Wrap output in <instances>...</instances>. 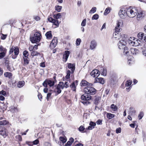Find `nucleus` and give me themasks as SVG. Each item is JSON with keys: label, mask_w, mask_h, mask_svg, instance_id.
<instances>
[{"label": "nucleus", "mask_w": 146, "mask_h": 146, "mask_svg": "<svg viewBox=\"0 0 146 146\" xmlns=\"http://www.w3.org/2000/svg\"><path fill=\"white\" fill-rule=\"evenodd\" d=\"M126 41L125 39V38L119 41L118 44L119 48L120 49H124V54L127 55L129 52V49L126 47Z\"/></svg>", "instance_id": "f257e3e1"}, {"label": "nucleus", "mask_w": 146, "mask_h": 146, "mask_svg": "<svg viewBox=\"0 0 146 146\" xmlns=\"http://www.w3.org/2000/svg\"><path fill=\"white\" fill-rule=\"evenodd\" d=\"M69 82L68 81H65L64 83L62 82H59L54 91L55 92H57V94L60 93L61 92V90L64 87L65 88L68 87L69 85Z\"/></svg>", "instance_id": "f03ea898"}, {"label": "nucleus", "mask_w": 146, "mask_h": 146, "mask_svg": "<svg viewBox=\"0 0 146 146\" xmlns=\"http://www.w3.org/2000/svg\"><path fill=\"white\" fill-rule=\"evenodd\" d=\"M127 16L129 17L133 18L138 13L137 9L135 7H130L127 9Z\"/></svg>", "instance_id": "7ed1b4c3"}, {"label": "nucleus", "mask_w": 146, "mask_h": 146, "mask_svg": "<svg viewBox=\"0 0 146 146\" xmlns=\"http://www.w3.org/2000/svg\"><path fill=\"white\" fill-rule=\"evenodd\" d=\"M41 37L40 33L38 32H36L34 34L33 36H30V40L32 43H36L40 41Z\"/></svg>", "instance_id": "20e7f679"}, {"label": "nucleus", "mask_w": 146, "mask_h": 146, "mask_svg": "<svg viewBox=\"0 0 146 146\" xmlns=\"http://www.w3.org/2000/svg\"><path fill=\"white\" fill-rule=\"evenodd\" d=\"M13 52L14 54H12L11 58L12 59H15L17 58L19 53V50L17 46H12L10 49L9 54H12Z\"/></svg>", "instance_id": "39448f33"}, {"label": "nucleus", "mask_w": 146, "mask_h": 146, "mask_svg": "<svg viewBox=\"0 0 146 146\" xmlns=\"http://www.w3.org/2000/svg\"><path fill=\"white\" fill-rule=\"evenodd\" d=\"M128 42L131 46H137L140 44L141 41L135 38L130 37L128 40Z\"/></svg>", "instance_id": "423d86ee"}, {"label": "nucleus", "mask_w": 146, "mask_h": 146, "mask_svg": "<svg viewBox=\"0 0 146 146\" xmlns=\"http://www.w3.org/2000/svg\"><path fill=\"white\" fill-rule=\"evenodd\" d=\"M84 92L90 95H94L96 92V90L93 87L87 86L84 89Z\"/></svg>", "instance_id": "0eeeda50"}, {"label": "nucleus", "mask_w": 146, "mask_h": 146, "mask_svg": "<svg viewBox=\"0 0 146 146\" xmlns=\"http://www.w3.org/2000/svg\"><path fill=\"white\" fill-rule=\"evenodd\" d=\"M47 80V83L48 85L50 87V92H54L57 94V92H55L54 91L56 89V87H57V86H54V81L50 80Z\"/></svg>", "instance_id": "6e6552de"}, {"label": "nucleus", "mask_w": 146, "mask_h": 146, "mask_svg": "<svg viewBox=\"0 0 146 146\" xmlns=\"http://www.w3.org/2000/svg\"><path fill=\"white\" fill-rule=\"evenodd\" d=\"M118 14L120 17L121 18H125L127 16V9L121 8Z\"/></svg>", "instance_id": "1a4fd4ad"}, {"label": "nucleus", "mask_w": 146, "mask_h": 146, "mask_svg": "<svg viewBox=\"0 0 146 146\" xmlns=\"http://www.w3.org/2000/svg\"><path fill=\"white\" fill-rule=\"evenodd\" d=\"M124 35H120L118 32H115L113 34V38H115L117 40H119L120 39H123L124 38Z\"/></svg>", "instance_id": "9d476101"}, {"label": "nucleus", "mask_w": 146, "mask_h": 146, "mask_svg": "<svg viewBox=\"0 0 146 146\" xmlns=\"http://www.w3.org/2000/svg\"><path fill=\"white\" fill-rule=\"evenodd\" d=\"M57 43V39L56 37H54L52 40L50 45V48L52 49L56 46Z\"/></svg>", "instance_id": "9b49d317"}, {"label": "nucleus", "mask_w": 146, "mask_h": 146, "mask_svg": "<svg viewBox=\"0 0 146 146\" xmlns=\"http://www.w3.org/2000/svg\"><path fill=\"white\" fill-rule=\"evenodd\" d=\"M0 134L4 138L6 137L8 135L7 130L6 129L4 128H1L0 127Z\"/></svg>", "instance_id": "f8f14e48"}, {"label": "nucleus", "mask_w": 146, "mask_h": 146, "mask_svg": "<svg viewBox=\"0 0 146 146\" xmlns=\"http://www.w3.org/2000/svg\"><path fill=\"white\" fill-rule=\"evenodd\" d=\"M90 74L93 77H98L100 74V72L98 70L95 69L91 72Z\"/></svg>", "instance_id": "ddd939ff"}, {"label": "nucleus", "mask_w": 146, "mask_h": 146, "mask_svg": "<svg viewBox=\"0 0 146 146\" xmlns=\"http://www.w3.org/2000/svg\"><path fill=\"white\" fill-rule=\"evenodd\" d=\"M5 65L8 70L10 72H12L15 70L13 65L9 62L6 63Z\"/></svg>", "instance_id": "4468645a"}, {"label": "nucleus", "mask_w": 146, "mask_h": 146, "mask_svg": "<svg viewBox=\"0 0 146 146\" xmlns=\"http://www.w3.org/2000/svg\"><path fill=\"white\" fill-rule=\"evenodd\" d=\"M137 36L139 39L144 41L146 40V36H145L144 33L142 32L139 33L137 35Z\"/></svg>", "instance_id": "2eb2a0df"}, {"label": "nucleus", "mask_w": 146, "mask_h": 146, "mask_svg": "<svg viewBox=\"0 0 146 146\" xmlns=\"http://www.w3.org/2000/svg\"><path fill=\"white\" fill-rule=\"evenodd\" d=\"M92 97L90 95L84 94L81 96V99L84 101L89 100L91 99Z\"/></svg>", "instance_id": "dca6fc26"}, {"label": "nucleus", "mask_w": 146, "mask_h": 146, "mask_svg": "<svg viewBox=\"0 0 146 146\" xmlns=\"http://www.w3.org/2000/svg\"><path fill=\"white\" fill-rule=\"evenodd\" d=\"M100 73L101 75L104 76H106L107 74V70L104 67L101 66H100Z\"/></svg>", "instance_id": "f3484780"}, {"label": "nucleus", "mask_w": 146, "mask_h": 146, "mask_svg": "<svg viewBox=\"0 0 146 146\" xmlns=\"http://www.w3.org/2000/svg\"><path fill=\"white\" fill-rule=\"evenodd\" d=\"M97 43L96 41L94 40H92L90 43V48L91 50L95 49L97 46Z\"/></svg>", "instance_id": "a211bd4d"}, {"label": "nucleus", "mask_w": 146, "mask_h": 146, "mask_svg": "<svg viewBox=\"0 0 146 146\" xmlns=\"http://www.w3.org/2000/svg\"><path fill=\"white\" fill-rule=\"evenodd\" d=\"M70 54V52L69 51L66 50L65 51L64 54L63 55V60L66 62Z\"/></svg>", "instance_id": "6ab92c4d"}, {"label": "nucleus", "mask_w": 146, "mask_h": 146, "mask_svg": "<svg viewBox=\"0 0 146 146\" xmlns=\"http://www.w3.org/2000/svg\"><path fill=\"white\" fill-rule=\"evenodd\" d=\"M137 13V19L138 20H139L142 19L144 17L145 14L142 11L139 12Z\"/></svg>", "instance_id": "aec40b11"}, {"label": "nucleus", "mask_w": 146, "mask_h": 146, "mask_svg": "<svg viewBox=\"0 0 146 146\" xmlns=\"http://www.w3.org/2000/svg\"><path fill=\"white\" fill-rule=\"evenodd\" d=\"M68 67L69 69H71V73H73L75 69V64L70 63H68Z\"/></svg>", "instance_id": "412c9836"}, {"label": "nucleus", "mask_w": 146, "mask_h": 146, "mask_svg": "<svg viewBox=\"0 0 146 146\" xmlns=\"http://www.w3.org/2000/svg\"><path fill=\"white\" fill-rule=\"evenodd\" d=\"M105 80L102 78H96L95 79V82H99L101 84H104L105 83Z\"/></svg>", "instance_id": "4be33fe9"}, {"label": "nucleus", "mask_w": 146, "mask_h": 146, "mask_svg": "<svg viewBox=\"0 0 146 146\" xmlns=\"http://www.w3.org/2000/svg\"><path fill=\"white\" fill-rule=\"evenodd\" d=\"M90 126L88 127V130H92L94 128L95 126L96 125V123L92 121H90L89 123Z\"/></svg>", "instance_id": "5701e85b"}, {"label": "nucleus", "mask_w": 146, "mask_h": 146, "mask_svg": "<svg viewBox=\"0 0 146 146\" xmlns=\"http://www.w3.org/2000/svg\"><path fill=\"white\" fill-rule=\"evenodd\" d=\"M131 52L132 54L136 55L139 53V50L135 48H131Z\"/></svg>", "instance_id": "b1692460"}, {"label": "nucleus", "mask_w": 146, "mask_h": 146, "mask_svg": "<svg viewBox=\"0 0 146 146\" xmlns=\"http://www.w3.org/2000/svg\"><path fill=\"white\" fill-rule=\"evenodd\" d=\"M90 84L89 83L86 81L85 80H82L80 83V85L81 86H83L87 85H90Z\"/></svg>", "instance_id": "393cba45"}, {"label": "nucleus", "mask_w": 146, "mask_h": 146, "mask_svg": "<svg viewBox=\"0 0 146 146\" xmlns=\"http://www.w3.org/2000/svg\"><path fill=\"white\" fill-rule=\"evenodd\" d=\"M4 76L6 77H7L9 79H11L12 78L13 74L11 72H7L4 73Z\"/></svg>", "instance_id": "a878e982"}, {"label": "nucleus", "mask_w": 146, "mask_h": 146, "mask_svg": "<svg viewBox=\"0 0 146 146\" xmlns=\"http://www.w3.org/2000/svg\"><path fill=\"white\" fill-rule=\"evenodd\" d=\"M45 36L48 39H50L52 37V31H49L47 32L45 34Z\"/></svg>", "instance_id": "bb28decb"}, {"label": "nucleus", "mask_w": 146, "mask_h": 146, "mask_svg": "<svg viewBox=\"0 0 146 146\" xmlns=\"http://www.w3.org/2000/svg\"><path fill=\"white\" fill-rule=\"evenodd\" d=\"M25 84V82L24 81H19L17 84V87L19 88H21L24 86Z\"/></svg>", "instance_id": "cd10ccee"}, {"label": "nucleus", "mask_w": 146, "mask_h": 146, "mask_svg": "<svg viewBox=\"0 0 146 146\" xmlns=\"http://www.w3.org/2000/svg\"><path fill=\"white\" fill-rule=\"evenodd\" d=\"M123 25V22L122 21L119 20L117 21L116 26H117V27H121Z\"/></svg>", "instance_id": "c85d7f7f"}, {"label": "nucleus", "mask_w": 146, "mask_h": 146, "mask_svg": "<svg viewBox=\"0 0 146 146\" xmlns=\"http://www.w3.org/2000/svg\"><path fill=\"white\" fill-rule=\"evenodd\" d=\"M61 13H58L54 15H53V17L56 19L57 20L59 19L61 17Z\"/></svg>", "instance_id": "c756f323"}, {"label": "nucleus", "mask_w": 146, "mask_h": 146, "mask_svg": "<svg viewBox=\"0 0 146 146\" xmlns=\"http://www.w3.org/2000/svg\"><path fill=\"white\" fill-rule=\"evenodd\" d=\"M0 51L1 52L6 53L7 50L5 48H4L1 45L0 46Z\"/></svg>", "instance_id": "7c9ffc66"}, {"label": "nucleus", "mask_w": 146, "mask_h": 146, "mask_svg": "<svg viewBox=\"0 0 146 146\" xmlns=\"http://www.w3.org/2000/svg\"><path fill=\"white\" fill-rule=\"evenodd\" d=\"M62 8V6H60L58 5L56 6L55 7V10L58 12L61 11Z\"/></svg>", "instance_id": "2f4dec72"}, {"label": "nucleus", "mask_w": 146, "mask_h": 146, "mask_svg": "<svg viewBox=\"0 0 146 146\" xmlns=\"http://www.w3.org/2000/svg\"><path fill=\"white\" fill-rule=\"evenodd\" d=\"M107 116L109 119H111L115 117V115L111 113H108L107 114Z\"/></svg>", "instance_id": "473e14b6"}, {"label": "nucleus", "mask_w": 146, "mask_h": 146, "mask_svg": "<svg viewBox=\"0 0 146 146\" xmlns=\"http://www.w3.org/2000/svg\"><path fill=\"white\" fill-rule=\"evenodd\" d=\"M59 139L60 141L63 143H65L67 141V139L65 137H60Z\"/></svg>", "instance_id": "72a5a7b5"}, {"label": "nucleus", "mask_w": 146, "mask_h": 146, "mask_svg": "<svg viewBox=\"0 0 146 146\" xmlns=\"http://www.w3.org/2000/svg\"><path fill=\"white\" fill-rule=\"evenodd\" d=\"M54 21H53V22L52 23L53 24L56 26L57 27H58L59 26L60 22L59 21L56 19L54 20Z\"/></svg>", "instance_id": "f704fd0d"}, {"label": "nucleus", "mask_w": 146, "mask_h": 146, "mask_svg": "<svg viewBox=\"0 0 146 146\" xmlns=\"http://www.w3.org/2000/svg\"><path fill=\"white\" fill-rule=\"evenodd\" d=\"M110 10L111 9L110 7L107 8L104 11V15H107L110 12Z\"/></svg>", "instance_id": "c9c22d12"}, {"label": "nucleus", "mask_w": 146, "mask_h": 146, "mask_svg": "<svg viewBox=\"0 0 146 146\" xmlns=\"http://www.w3.org/2000/svg\"><path fill=\"white\" fill-rule=\"evenodd\" d=\"M70 87L72 90L73 91H75L76 90V86L74 82L73 83L70 85Z\"/></svg>", "instance_id": "e433bc0d"}, {"label": "nucleus", "mask_w": 146, "mask_h": 146, "mask_svg": "<svg viewBox=\"0 0 146 146\" xmlns=\"http://www.w3.org/2000/svg\"><path fill=\"white\" fill-rule=\"evenodd\" d=\"M96 7H93L89 11V13H95L96 11Z\"/></svg>", "instance_id": "4c0bfd02"}, {"label": "nucleus", "mask_w": 146, "mask_h": 146, "mask_svg": "<svg viewBox=\"0 0 146 146\" xmlns=\"http://www.w3.org/2000/svg\"><path fill=\"white\" fill-rule=\"evenodd\" d=\"M23 55L24 56L23 58H28L29 54L28 52L27 51L25 50L23 52Z\"/></svg>", "instance_id": "58836bf2"}, {"label": "nucleus", "mask_w": 146, "mask_h": 146, "mask_svg": "<svg viewBox=\"0 0 146 146\" xmlns=\"http://www.w3.org/2000/svg\"><path fill=\"white\" fill-rule=\"evenodd\" d=\"M8 123V122L6 120H3L2 121H0V125H5L7 124Z\"/></svg>", "instance_id": "ea45409f"}, {"label": "nucleus", "mask_w": 146, "mask_h": 146, "mask_svg": "<svg viewBox=\"0 0 146 146\" xmlns=\"http://www.w3.org/2000/svg\"><path fill=\"white\" fill-rule=\"evenodd\" d=\"M135 110L132 107L130 108V113L131 114H134L135 113Z\"/></svg>", "instance_id": "a19ab883"}, {"label": "nucleus", "mask_w": 146, "mask_h": 146, "mask_svg": "<svg viewBox=\"0 0 146 146\" xmlns=\"http://www.w3.org/2000/svg\"><path fill=\"white\" fill-rule=\"evenodd\" d=\"M144 116V113L143 111H141L138 115V117L139 120L141 119Z\"/></svg>", "instance_id": "79ce46f5"}, {"label": "nucleus", "mask_w": 146, "mask_h": 146, "mask_svg": "<svg viewBox=\"0 0 146 146\" xmlns=\"http://www.w3.org/2000/svg\"><path fill=\"white\" fill-rule=\"evenodd\" d=\"M24 63L25 65H27L29 63V58H23Z\"/></svg>", "instance_id": "37998d69"}, {"label": "nucleus", "mask_w": 146, "mask_h": 146, "mask_svg": "<svg viewBox=\"0 0 146 146\" xmlns=\"http://www.w3.org/2000/svg\"><path fill=\"white\" fill-rule=\"evenodd\" d=\"M111 108L113 110V111H116L117 109V106L116 105H115L114 104H112L111 105Z\"/></svg>", "instance_id": "c03bdc74"}, {"label": "nucleus", "mask_w": 146, "mask_h": 146, "mask_svg": "<svg viewBox=\"0 0 146 146\" xmlns=\"http://www.w3.org/2000/svg\"><path fill=\"white\" fill-rule=\"evenodd\" d=\"M99 18V15L97 14H96L94 15L92 17V19L94 20H97Z\"/></svg>", "instance_id": "a18cd8bd"}, {"label": "nucleus", "mask_w": 146, "mask_h": 146, "mask_svg": "<svg viewBox=\"0 0 146 146\" xmlns=\"http://www.w3.org/2000/svg\"><path fill=\"white\" fill-rule=\"evenodd\" d=\"M39 53L37 51H33L31 52V55L32 56H34L36 55H38L39 54Z\"/></svg>", "instance_id": "49530a36"}, {"label": "nucleus", "mask_w": 146, "mask_h": 146, "mask_svg": "<svg viewBox=\"0 0 146 146\" xmlns=\"http://www.w3.org/2000/svg\"><path fill=\"white\" fill-rule=\"evenodd\" d=\"M100 98H96L95 100V104L96 105H98V104L100 102Z\"/></svg>", "instance_id": "de8ad7c7"}, {"label": "nucleus", "mask_w": 146, "mask_h": 146, "mask_svg": "<svg viewBox=\"0 0 146 146\" xmlns=\"http://www.w3.org/2000/svg\"><path fill=\"white\" fill-rule=\"evenodd\" d=\"M70 73L71 72L70 70H68L67 71V75L65 76L66 79H68L70 78Z\"/></svg>", "instance_id": "09e8293b"}, {"label": "nucleus", "mask_w": 146, "mask_h": 146, "mask_svg": "<svg viewBox=\"0 0 146 146\" xmlns=\"http://www.w3.org/2000/svg\"><path fill=\"white\" fill-rule=\"evenodd\" d=\"M81 40L80 38H77L76 41V46H79L80 45L81 42Z\"/></svg>", "instance_id": "8fccbe9b"}, {"label": "nucleus", "mask_w": 146, "mask_h": 146, "mask_svg": "<svg viewBox=\"0 0 146 146\" xmlns=\"http://www.w3.org/2000/svg\"><path fill=\"white\" fill-rule=\"evenodd\" d=\"M11 110L13 112H16L18 111V108L16 107H12L11 109Z\"/></svg>", "instance_id": "3c124183"}, {"label": "nucleus", "mask_w": 146, "mask_h": 146, "mask_svg": "<svg viewBox=\"0 0 146 146\" xmlns=\"http://www.w3.org/2000/svg\"><path fill=\"white\" fill-rule=\"evenodd\" d=\"M132 83V81L130 80H129L127 81L125 85L127 86H130Z\"/></svg>", "instance_id": "603ef678"}, {"label": "nucleus", "mask_w": 146, "mask_h": 146, "mask_svg": "<svg viewBox=\"0 0 146 146\" xmlns=\"http://www.w3.org/2000/svg\"><path fill=\"white\" fill-rule=\"evenodd\" d=\"M121 30V29L120 27H117V26H116L115 28V32H119Z\"/></svg>", "instance_id": "864d4df0"}, {"label": "nucleus", "mask_w": 146, "mask_h": 146, "mask_svg": "<svg viewBox=\"0 0 146 146\" xmlns=\"http://www.w3.org/2000/svg\"><path fill=\"white\" fill-rule=\"evenodd\" d=\"M47 80H46L44 81L42 84L43 86L45 88H47V87L48 83H47Z\"/></svg>", "instance_id": "5fc2aeb1"}, {"label": "nucleus", "mask_w": 146, "mask_h": 146, "mask_svg": "<svg viewBox=\"0 0 146 146\" xmlns=\"http://www.w3.org/2000/svg\"><path fill=\"white\" fill-rule=\"evenodd\" d=\"M34 19L36 21H38L40 20V17L38 16H34L33 17Z\"/></svg>", "instance_id": "6e6d98bb"}, {"label": "nucleus", "mask_w": 146, "mask_h": 146, "mask_svg": "<svg viewBox=\"0 0 146 146\" xmlns=\"http://www.w3.org/2000/svg\"><path fill=\"white\" fill-rule=\"evenodd\" d=\"M85 129L84 127L82 125L78 129L80 131L82 132Z\"/></svg>", "instance_id": "4d7b16f0"}, {"label": "nucleus", "mask_w": 146, "mask_h": 146, "mask_svg": "<svg viewBox=\"0 0 146 146\" xmlns=\"http://www.w3.org/2000/svg\"><path fill=\"white\" fill-rule=\"evenodd\" d=\"M86 24V19H84L82 21L81 23V26L82 27L85 26Z\"/></svg>", "instance_id": "13d9d810"}, {"label": "nucleus", "mask_w": 146, "mask_h": 146, "mask_svg": "<svg viewBox=\"0 0 146 146\" xmlns=\"http://www.w3.org/2000/svg\"><path fill=\"white\" fill-rule=\"evenodd\" d=\"M51 94L52 93L49 92L47 94L46 99L48 101L49 100V99L50 98Z\"/></svg>", "instance_id": "bf43d9fd"}, {"label": "nucleus", "mask_w": 146, "mask_h": 146, "mask_svg": "<svg viewBox=\"0 0 146 146\" xmlns=\"http://www.w3.org/2000/svg\"><path fill=\"white\" fill-rule=\"evenodd\" d=\"M6 53L1 52L0 53V59H1L4 57L6 55Z\"/></svg>", "instance_id": "052dcab7"}, {"label": "nucleus", "mask_w": 146, "mask_h": 146, "mask_svg": "<svg viewBox=\"0 0 146 146\" xmlns=\"http://www.w3.org/2000/svg\"><path fill=\"white\" fill-rule=\"evenodd\" d=\"M16 138L18 139L19 141L22 140V137L20 135H17L15 137Z\"/></svg>", "instance_id": "680f3d73"}, {"label": "nucleus", "mask_w": 146, "mask_h": 146, "mask_svg": "<svg viewBox=\"0 0 146 146\" xmlns=\"http://www.w3.org/2000/svg\"><path fill=\"white\" fill-rule=\"evenodd\" d=\"M121 128L120 127L117 128L116 130V133L118 134L121 132Z\"/></svg>", "instance_id": "e2e57ef3"}, {"label": "nucleus", "mask_w": 146, "mask_h": 146, "mask_svg": "<svg viewBox=\"0 0 146 146\" xmlns=\"http://www.w3.org/2000/svg\"><path fill=\"white\" fill-rule=\"evenodd\" d=\"M1 94L2 96H5L6 95V92L3 90H2L1 91H0V95Z\"/></svg>", "instance_id": "0e129e2a"}, {"label": "nucleus", "mask_w": 146, "mask_h": 146, "mask_svg": "<svg viewBox=\"0 0 146 146\" xmlns=\"http://www.w3.org/2000/svg\"><path fill=\"white\" fill-rule=\"evenodd\" d=\"M89 100H85V101L82 102L84 105H88L90 104V102L88 101Z\"/></svg>", "instance_id": "69168bd1"}, {"label": "nucleus", "mask_w": 146, "mask_h": 146, "mask_svg": "<svg viewBox=\"0 0 146 146\" xmlns=\"http://www.w3.org/2000/svg\"><path fill=\"white\" fill-rule=\"evenodd\" d=\"M39 140L37 139L33 141L32 143L33 145H36L39 143Z\"/></svg>", "instance_id": "338daca9"}, {"label": "nucleus", "mask_w": 146, "mask_h": 146, "mask_svg": "<svg viewBox=\"0 0 146 146\" xmlns=\"http://www.w3.org/2000/svg\"><path fill=\"white\" fill-rule=\"evenodd\" d=\"M6 37L7 35H6L2 34V35L1 36V38L2 40H4L6 38Z\"/></svg>", "instance_id": "774afa93"}]
</instances>
